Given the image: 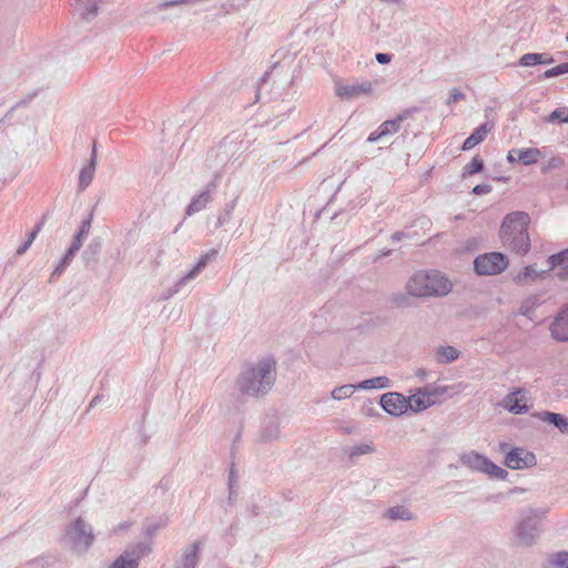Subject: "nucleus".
<instances>
[{
	"mask_svg": "<svg viewBox=\"0 0 568 568\" xmlns=\"http://www.w3.org/2000/svg\"><path fill=\"white\" fill-rule=\"evenodd\" d=\"M276 379V362L272 357H263L247 364L236 379V387L243 394L258 397L267 394Z\"/></svg>",
	"mask_w": 568,
	"mask_h": 568,
	"instance_id": "nucleus-1",
	"label": "nucleus"
},
{
	"mask_svg": "<svg viewBox=\"0 0 568 568\" xmlns=\"http://www.w3.org/2000/svg\"><path fill=\"white\" fill-rule=\"evenodd\" d=\"M405 288L413 297H444L452 292L453 283L440 271L424 270L414 273Z\"/></svg>",
	"mask_w": 568,
	"mask_h": 568,
	"instance_id": "nucleus-2",
	"label": "nucleus"
},
{
	"mask_svg": "<svg viewBox=\"0 0 568 568\" xmlns=\"http://www.w3.org/2000/svg\"><path fill=\"white\" fill-rule=\"evenodd\" d=\"M530 217L525 212H513L505 216L500 226V240L509 251L525 255L530 250L528 224Z\"/></svg>",
	"mask_w": 568,
	"mask_h": 568,
	"instance_id": "nucleus-3",
	"label": "nucleus"
},
{
	"mask_svg": "<svg viewBox=\"0 0 568 568\" xmlns=\"http://www.w3.org/2000/svg\"><path fill=\"white\" fill-rule=\"evenodd\" d=\"M547 511L544 509H529L525 513L515 528V538L518 545L529 547L536 542L540 535V524Z\"/></svg>",
	"mask_w": 568,
	"mask_h": 568,
	"instance_id": "nucleus-4",
	"label": "nucleus"
},
{
	"mask_svg": "<svg viewBox=\"0 0 568 568\" xmlns=\"http://www.w3.org/2000/svg\"><path fill=\"white\" fill-rule=\"evenodd\" d=\"M459 462L463 466L473 471L486 474L491 478L506 479L508 471L493 463L486 456L471 450L460 456Z\"/></svg>",
	"mask_w": 568,
	"mask_h": 568,
	"instance_id": "nucleus-5",
	"label": "nucleus"
},
{
	"mask_svg": "<svg viewBox=\"0 0 568 568\" xmlns=\"http://www.w3.org/2000/svg\"><path fill=\"white\" fill-rule=\"evenodd\" d=\"M65 539L72 549L85 552L94 542L92 527L81 517L74 519L65 531Z\"/></svg>",
	"mask_w": 568,
	"mask_h": 568,
	"instance_id": "nucleus-6",
	"label": "nucleus"
},
{
	"mask_svg": "<svg viewBox=\"0 0 568 568\" xmlns=\"http://www.w3.org/2000/svg\"><path fill=\"white\" fill-rule=\"evenodd\" d=\"M151 551L152 546L148 541L130 545L106 568H139L141 559Z\"/></svg>",
	"mask_w": 568,
	"mask_h": 568,
	"instance_id": "nucleus-7",
	"label": "nucleus"
},
{
	"mask_svg": "<svg viewBox=\"0 0 568 568\" xmlns=\"http://www.w3.org/2000/svg\"><path fill=\"white\" fill-rule=\"evenodd\" d=\"M509 265L507 256L499 252L478 255L474 260V268L478 275L493 276L503 273Z\"/></svg>",
	"mask_w": 568,
	"mask_h": 568,
	"instance_id": "nucleus-8",
	"label": "nucleus"
},
{
	"mask_svg": "<svg viewBox=\"0 0 568 568\" xmlns=\"http://www.w3.org/2000/svg\"><path fill=\"white\" fill-rule=\"evenodd\" d=\"M530 393L527 388L516 387L501 400V406L514 415L526 414L530 409Z\"/></svg>",
	"mask_w": 568,
	"mask_h": 568,
	"instance_id": "nucleus-9",
	"label": "nucleus"
},
{
	"mask_svg": "<svg viewBox=\"0 0 568 568\" xmlns=\"http://www.w3.org/2000/svg\"><path fill=\"white\" fill-rule=\"evenodd\" d=\"M504 464L510 469H528L537 464L536 455L523 447H514L506 456Z\"/></svg>",
	"mask_w": 568,
	"mask_h": 568,
	"instance_id": "nucleus-10",
	"label": "nucleus"
},
{
	"mask_svg": "<svg viewBox=\"0 0 568 568\" xmlns=\"http://www.w3.org/2000/svg\"><path fill=\"white\" fill-rule=\"evenodd\" d=\"M379 405L394 417H399L409 410V399L397 392H388L381 396Z\"/></svg>",
	"mask_w": 568,
	"mask_h": 568,
	"instance_id": "nucleus-11",
	"label": "nucleus"
},
{
	"mask_svg": "<svg viewBox=\"0 0 568 568\" xmlns=\"http://www.w3.org/2000/svg\"><path fill=\"white\" fill-rule=\"evenodd\" d=\"M216 189L215 183H209L201 192L195 194L185 209V216H192L203 210L212 202Z\"/></svg>",
	"mask_w": 568,
	"mask_h": 568,
	"instance_id": "nucleus-12",
	"label": "nucleus"
},
{
	"mask_svg": "<svg viewBox=\"0 0 568 568\" xmlns=\"http://www.w3.org/2000/svg\"><path fill=\"white\" fill-rule=\"evenodd\" d=\"M550 336L559 342H568V304L560 308L549 324Z\"/></svg>",
	"mask_w": 568,
	"mask_h": 568,
	"instance_id": "nucleus-13",
	"label": "nucleus"
},
{
	"mask_svg": "<svg viewBox=\"0 0 568 568\" xmlns=\"http://www.w3.org/2000/svg\"><path fill=\"white\" fill-rule=\"evenodd\" d=\"M372 90V83L365 80L348 84H339L336 87V94L343 99H354L361 95L369 94Z\"/></svg>",
	"mask_w": 568,
	"mask_h": 568,
	"instance_id": "nucleus-14",
	"label": "nucleus"
},
{
	"mask_svg": "<svg viewBox=\"0 0 568 568\" xmlns=\"http://www.w3.org/2000/svg\"><path fill=\"white\" fill-rule=\"evenodd\" d=\"M97 169V144H93L90 161L85 164L79 173L78 190L83 192L93 181Z\"/></svg>",
	"mask_w": 568,
	"mask_h": 568,
	"instance_id": "nucleus-15",
	"label": "nucleus"
},
{
	"mask_svg": "<svg viewBox=\"0 0 568 568\" xmlns=\"http://www.w3.org/2000/svg\"><path fill=\"white\" fill-rule=\"evenodd\" d=\"M547 275L548 271H538L536 264H530L514 275L513 281L517 285H527L536 282L538 278H544Z\"/></svg>",
	"mask_w": 568,
	"mask_h": 568,
	"instance_id": "nucleus-16",
	"label": "nucleus"
},
{
	"mask_svg": "<svg viewBox=\"0 0 568 568\" xmlns=\"http://www.w3.org/2000/svg\"><path fill=\"white\" fill-rule=\"evenodd\" d=\"M217 252L215 250H212L210 252H206L205 254L201 255L199 261L195 263V265L185 273L182 277H180V286L185 285L186 283L193 281L196 278L202 271L207 266V264L215 258Z\"/></svg>",
	"mask_w": 568,
	"mask_h": 568,
	"instance_id": "nucleus-17",
	"label": "nucleus"
},
{
	"mask_svg": "<svg viewBox=\"0 0 568 568\" xmlns=\"http://www.w3.org/2000/svg\"><path fill=\"white\" fill-rule=\"evenodd\" d=\"M402 121H403V118L398 116L396 119L387 120V121L383 122L375 131H373L368 135L367 141L373 143V142L381 140L384 136H389V135L395 134L399 130Z\"/></svg>",
	"mask_w": 568,
	"mask_h": 568,
	"instance_id": "nucleus-18",
	"label": "nucleus"
},
{
	"mask_svg": "<svg viewBox=\"0 0 568 568\" xmlns=\"http://www.w3.org/2000/svg\"><path fill=\"white\" fill-rule=\"evenodd\" d=\"M532 417H535L536 419H538L540 422L554 425L562 434L568 433V418L561 414L542 410V412L534 413Z\"/></svg>",
	"mask_w": 568,
	"mask_h": 568,
	"instance_id": "nucleus-19",
	"label": "nucleus"
},
{
	"mask_svg": "<svg viewBox=\"0 0 568 568\" xmlns=\"http://www.w3.org/2000/svg\"><path fill=\"white\" fill-rule=\"evenodd\" d=\"M202 546L203 542L201 540H195L190 544L183 551L180 568H196Z\"/></svg>",
	"mask_w": 568,
	"mask_h": 568,
	"instance_id": "nucleus-20",
	"label": "nucleus"
},
{
	"mask_svg": "<svg viewBox=\"0 0 568 568\" xmlns=\"http://www.w3.org/2000/svg\"><path fill=\"white\" fill-rule=\"evenodd\" d=\"M409 409L414 413H420L435 405V400L429 399L423 387L416 389L414 394L408 396Z\"/></svg>",
	"mask_w": 568,
	"mask_h": 568,
	"instance_id": "nucleus-21",
	"label": "nucleus"
},
{
	"mask_svg": "<svg viewBox=\"0 0 568 568\" xmlns=\"http://www.w3.org/2000/svg\"><path fill=\"white\" fill-rule=\"evenodd\" d=\"M554 58L551 54L542 52V53H525L520 57L518 64L520 67H534L538 64H551L554 62Z\"/></svg>",
	"mask_w": 568,
	"mask_h": 568,
	"instance_id": "nucleus-22",
	"label": "nucleus"
},
{
	"mask_svg": "<svg viewBox=\"0 0 568 568\" xmlns=\"http://www.w3.org/2000/svg\"><path fill=\"white\" fill-rule=\"evenodd\" d=\"M178 7V0H169L158 3L153 8L154 21H166L173 20L175 14H171L168 11L174 10Z\"/></svg>",
	"mask_w": 568,
	"mask_h": 568,
	"instance_id": "nucleus-23",
	"label": "nucleus"
},
{
	"mask_svg": "<svg viewBox=\"0 0 568 568\" xmlns=\"http://www.w3.org/2000/svg\"><path fill=\"white\" fill-rule=\"evenodd\" d=\"M459 357V351L449 345L438 346L435 351V359L439 364H448Z\"/></svg>",
	"mask_w": 568,
	"mask_h": 568,
	"instance_id": "nucleus-24",
	"label": "nucleus"
},
{
	"mask_svg": "<svg viewBox=\"0 0 568 568\" xmlns=\"http://www.w3.org/2000/svg\"><path fill=\"white\" fill-rule=\"evenodd\" d=\"M392 382L387 376H376L357 384V389L369 390V389H384L389 388Z\"/></svg>",
	"mask_w": 568,
	"mask_h": 568,
	"instance_id": "nucleus-25",
	"label": "nucleus"
},
{
	"mask_svg": "<svg viewBox=\"0 0 568 568\" xmlns=\"http://www.w3.org/2000/svg\"><path fill=\"white\" fill-rule=\"evenodd\" d=\"M386 517L392 520L410 521L415 518L414 514L403 505L390 507L386 511Z\"/></svg>",
	"mask_w": 568,
	"mask_h": 568,
	"instance_id": "nucleus-26",
	"label": "nucleus"
},
{
	"mask_svg": "<svg viewBox=\"0 0 568 568\" xmlns=\"http://www.w3.org/2000/svg\"><path fill=\"white\" fill-rule=\"evenodd\" d=\"M542 158L538 148L519 149L518 159L524 165L536 164Z\"/></svg>",
	"mask_w": 568,
	"mask_h": 568,
	"instance_id": "nucleus-27",
	"label": "nucleus"
},
{
	"mask_svg": "<svg viewBox=\"0 0 568 568\" xmlns=\"http://www.w3.org/2000/svg\"><path fill=\"white\" fill-rule=\"evenodd\" d=\"M376 448L372 442L355 444L347 448L346 454L351 459L363 455L375 453Z\"/></svg>",
	"mask_w": 568,
	"mask_h": 568,
	"instance_id": "nucleus-28",
	"label": "nucleus"
},
{
	"mask_svg": "<svg viewBox=\"0 0 568 568\" xmlns=\"http://www.w3.org/2000/svg\"><path fill=\"white\" fill-rule=\"evenodd\" d=\"M540 304L541 300L539 295H530L523 301L519 313L524 316H530Z\"/></svg>",
	"mask_w": 568,
	"mask_h": 568,
	"instance_id": "nucleus-29",
	"label": "nucleus"
},
{
	"mask_svg": "<svg viewBox=\"0 0 568 568\" xmlns=\"http://www.w3.org/2000/svg\"><path fill=\"white\" fill-rule=\"evenodd\" d=\"M546 568H568V552L559 551L550 555L547 558Z\"/></svg>",
	"mask_w": 568,
	"mask_h": 568,
	"instance_id": "nucleus-30",
	"label": "nucleus"
},
{
	"mask_svg": "<svg viewBox=\"0 0 568 568\" xmlns=\"http://www.w3.org/2000/svg\"><path fill=\"white\" fill-rule=\"evenodd\" d=\"M357 389V385L346 384L338 387H335L331 392V397L335 400H343L349 398L354 392Z\"/></svg>",
	"mask_w": 568,
	"mask_h": 568,
	"instance_id": "nucleus-31",
	"label": "nucleus"
},
{
	"mask_svg": "<svg viewBox=\"0 0 568 568\" xmlns=\"http://www.w3.org/2000/svg\"><path fill=\"white\" fill-rule=\"evenodd\" d=\"M547 264L549 270H556L557 266L567 265L568 266V248L552 254L547 258Z\"/></svg>",
	"mask_w": 568,
	"mask_h": 568,
	"instance_id": "nucleus-32",
	"label": "nucleus"
},
{
	"mask_svg": "<svg viewBox=\"0 0 568 568\" xmlns=\"http://www.w3.org/2000/svg\"><path fill=\"white\" fill-rule=\"evenodd\" d=\"M77 3L82 6V0H77ZM79 9L81 10V17L87 20H90L98 14V3L95 1L91 2V0H88L87 7L83 9L80 7Z\"/></svg>",
	"mask_w": 568,
	"mask_h": 568,
	"instance_id": "nucleus-33",
	"label": "nucleus"
},
{
	"mask_svg": "<svg viewBox=\"0 0 568 568\" xmlns=\"http://www.w3.org/2000/svg\"><path fill=\"white\" fill-rule=\"evenodd\" d=\"M423 388L425 389L426 394L429 396V399L436 402L439 396L447 394L450 387L437 385V386H426Z\"/></svg>",
	"mask_w": 568,
	"mask_h": 568,
	"instance_id": "nucleus-34",
	"label": "nucleus"
},
{
	"mask_svg": "<svg viewBox=\"0 0 568 568\" xmlns=\"http://www.w3.org/2000/svg\"><path fill=\"white\" fill-rule=\"evenodd\" d=\"M494 123L491 122H485L481 125H479L475 131L471 133L477 141L480 143L486 139L487 134L493 130Z\"/></svg>",
	"mask_w": 568,
	"mask_h": 568,
	"instance_id": "nucleus-35",
	"label": "nucleus"
},
{
	"mask_svg": "<svg viewBox=\"0 0 568 568\" xmlns=\"http://www.w3.org/2000/svg\"><path fill=\"white\" fill-rule=\"evenodd\" d=\"M41 225H42L41 223L38 224L36 226V229L28 235V239L26 240V242L21 246H19L17 248V254L18 255H22V254H24L28 251V248L31 246V244L36 240V237H37V235H38V233H39V231L41 229Z\"/></svg>",
	"mask_w": 568,
	"mask_h": 568,
	"instance_id": "nucleus-36",
	"label": "nucleus"
},
{
	"mask_svg": "<svg viewBox=\"0 0 568 568\" xmlns=\"http://www.w3.org/2000/svg\"><path fill=\"white\" fill-rule=\"evenodd\" d=\"M484 169V162L479 156H474L466 165L465 172L469 175L476 174Z\"/></svg>",
	"mask_w": 568,
	"mask_h": 568,
	"instance_id": "nucleus-37",
	"label": "nucleus"
},
{
	"mask_svg": "<svg viewBox=\"0 0 568 568\" xmlns=\"http://www.w3.org/2000/svg\"><path fill=\"white\" fill-rule=\"evenodd\" d=\"M548 120L549 122L559 121L561 123H568V110L556 109L549 114Z\"/></svg>",
	"mask_w": 568,
	"mask_h": 568,
	"instance_id": "nucleus-38",
	"label": "nucleus"
},
{
	"mask_svg": "<svg viewBox=\"0 0 568 568\" xmlns=\"http://www.w3.org/2000/svg\"><path fill=\"white\" fill-rule=\"evenodd\" d=\"M465 99V94L457 88H453L450 91H449V95H448V99H447V104L450 105L453 103H456L460 100H464Z\"/></svg>",
	"mask_w": 568,
	"mask_h": 568,
	"instance_id": "nucleus-39",
	"label": "nucleus"
},
{
	"mask_svg": "<svg viewBox=\"0 0 568 568\" xmlns=\"http://www.w3.org/2000/svg\"><path fill=\"white\" fill-rule=\"evenodd\" d=\"M91 221H92L91 216L89 219L82 221V223L79 227V231H78V234H80V236L88 237L90 227H91Z\"/></svg>",
	"mask_w": 568,
	"mask_h": 568,
	"instance_id": "nucleus-40",
	"label": "nucleus"
},
{
	"mask_svg": "<svg viewBox=\"0 0 568 568\" xmlns=\"http://www.w3.org/2000/svg\"><path fill=\"white\" fill-rule=\"evenodd\" d=\"M480 142L477 141V139L474 136V135H469L463 143V146H462V150L463 151H468V150H471L473 148H475L477 144H479Z\"/></svg>",
	"mask_w": 568,
	"mask_h": 568,
	"instance_id": "nucleus-41",
	"label": "nucleus"
},
{
	"mask_svg": "<svg viewBox=\"0 0 568 568\" xmlns=\"http://www.w3.org/2000/svg\"><path fill=\"white\" fill-rule=\"evenodd\" d=\"M480 142L477 141V139L474 136V135H469L463 143V146H462V150L463 151H468V150H471L473 148H475L477 144H479Z\"/></svg>",
	"mask_w": 568,
	"mask_h": 568,
	"instance_id": "nucleus-42",
	"label": "nucleus"
},
{
	"mask_svg": "<svg viewBox=\"0 0 568 568\" xmlns=\"http://www.w3.org/2000/svg\"><path fill=\"white\" fill-rule=\"evenodd\" d=\"M548 272L550 270H547ZM555 271V276L558 277L559 280L561 281H566L568 280V266L567 265H561V266H557Z\"/></svg>",
	"mask_w": 568,
	"mask_h": 568,
	"instance_id": "nucleus-43",
	"label": "nucleus"
},
{
	"mask_svg": "<svg viewBox=\"0 0 568 568\" xmlns=\"http://www.w3.org/2000/svg\"><path fill=\"white\" fill-rule=\"evenodd\" d=\"M491 191V185L483 183L478 184L473 189V193L476 195L488 194Z\"/></svg>",
	"mask_w": 568,
	"mask_h": 568,
	"instance_id": "nucleus-44",
	"label": "nucleus"
},
{
	"mask_svg": "<svg viewBox=\"0 0 568 568\" xmlns=\"http://www.w3.org/2000/svg\"><path fill=\"white\" fill-rule=\"evenodd\" d=\"M85 239L87 237L80 236V234L77 233L74 235L73 240H72V243H71L70 247L78 252L82 247L83 242L85 241Z\"/></svg>",
	"mask_w": 568,
	"mask_h": 568,
	"instance_id": "nucleus-45",
	"label": "nucleus"
},
{
	"mask_svg": "<svg viewBox=\"0 0 568 568\" xmlns=\"http://www.w3.org/2000/svg\"><path fill=\"white\" fill-rule=\"evenodd\" d=\"M518 154H519V149L509 150L508 154H507V161L511 164L520 162V160L518 159Z\"/></svg>",
	"mask_w": 568,
	"mask_h": 568,
	"instance_id": "nucleus-46",
	"label": "nucleus"
},
{
	"mask_svg": "<svg viewBox=\"0 0 568 568\" xmlns=\"http://www.w3.org/2000/svg\"><path fill=\"white\" fill-rule=\"evenodd\" d=\"M559 75H561V74H560V70H559L558 65H556V67H554L551 69L546 70L545 73H544V78L545 79H549V78H554V77H559Z\"/></svg>",
	"mask_w": 568,
	"mask_h": 568,
	"instance_id": "nucleus-47",
	"label": "nucleus"
},
{
	"mask_svg": "<svg viewBox=\"0 0 568 568\" xmlns=\"http://www.w3.org/2000/svg\"><path fill=\"white\" fill-rule=\"evenodd\" d=\"M68 265L69 264H64V262L61 260L57 267L53 270L51 277L60 276Z\"/></svg>",
	"mask_w": 568,
	"mask_h": 568,
	"instance_id": "nucleus-48",
	"label": "nucleus"
},
{
	"mask_svg": "<svg viewBox=\"0 0 568 568\" xmlns=\"http://www.w3.org/2000/svg\"><path fill=\"white\" fill-rule=\"evenodd\" d=\"M75 254L77 251L69 247V250L65 252L61 260L64 262V264H70L73 261Z\"/></svg>",
	"mask_w": 568,
	"mask_h": 568,
	"instance_id": "nucleus-49",
	"label": "nucleus"
},
{
	"mask_svg": "<svg viewBox=\"0 0 568 568\" xmlns=\"http://www.w3.org/2000/svg\"><path fill=\"white\" fill-rule=\"evenodd\" d=\"M564 165V160L559 156H554L548 162V168H560Z\"/></svg>",
	"mask_w": 568,
	"mask_h": 568,
	"instance_id": "nucleus-50",
	"label": "nucleus"
},
{
	"mask_svg": "<svg viewBox=\"0 0 568 568\" xmlns=\"http://www.w3.org/2000/svg\"><path fill=\"white\" fill-rule=\"evenodd\" d=\"M375 59L378 63L386 64L390 62L392 57L387 53H377Z\"/></svg>",
	"mask_w": 568,
	"mask_h": 568,
	"instance_id": "nucleus-51",
	"label": "nucleus"
},
{
	"mask_svg": "<svg viewBox=\"0 0 568 568\" xmlns=\"http://www.w3.org/2000/svg\"><path fill=\"white\" fill-rule=\"evenodd\" d=\"M156 530V527L155 526H146L144 528V534L146 536H152L154 534V531Z\"/></svg>",
	"mask_w": 568,
	"mask_h": 568,
	"instance_id": "nucleus-52",
	"label": "nucleus"
},
{
	"mask_svg": "<svg viewBox=\"0 0 568 568\" xmlns=\"http://www.w3.org/2000/svg\"><path fill=\"white\" fill-rule=\"evenodd\" d=\"M558 67H559V70H560V74L568 73V62L561 63Z\"/></svg>",
	"mask_w": 568,
	"mask_h": 568,
	"instance_id": "nucleus-53",
	"label": "nucleus"
},
{
	"mask_svg": "<svg viewBox=\"0 0 568 568\" xmlns=\"http://www.w3.org/2000/svg\"><path fill=\"white\" fill-rule=\"evenodd\" d=\"M416 376L424 379L426 376H427V372L424 369V368H419L417 372H416Z\"/></svg>",
	"mask_w": 568,
	"mask_h": 568,
	"instance_id": "nucleus-54",
	"label": "nucleus"
},
{
	"mask_svg": "<svg viewBox=\"0 0 568 568\" xmlns=\"http://www.w3.org/2000/svg\"><path fill=\"white\" fill-rule=\"evenodd\" d=\"M393 240L394 241H400L403 237H404V233L402 232H396L392 235Z\"/></svg>",
	"mask_w": 568,
	"mask_h": 568,
	"instance_id": "nucleus-55",
	"label": "nucleus"
},
{
	"mask_svg": "<svg viewBox=\"0 0 568 568\" xmlns=\"http://www.w3.org/2000/svg\"><path fill=\"white\" fill-rule=\"evenodd\" d=\"M130 527V523L125 521V523H122L120 524L116 528H115V531L118 530H122V529H126Z\"/></svg>",
	"mask_w": 568,
	"mask_h": 568,
	"instance_id": "nucleus-56",
	"label": "nucleus"
},
{
	"mask_svg": "<svg viewBox=\"0 0 568 568\" xmlns=\"http://www.w3.org/2000/svg\"><path fill=\"white\" fill-rule=\"evenodd\" d=\"M233 476H234L233 469H231V471H230V484L231 485L233 484V480H234Z\"/></svg>",
	"mask_w": 568,
	"mask_h": 568,
	"instance_id": "nucleus-57",
	"label": "nucleus"
},
{
	"mask_svg": "<svg viewBox=\"0 0 568 568\" xmlns=\"http://www.w3.org/2000/svg\"><path fill=\"white\" fill-rule=\"evenodd\" d=\"M97 399H98V397L93 398L90 406H93V404L95 403Z\"/></svg>",
	"mask_w": 568,
	"mask_h": 568,
	"instance_id": "nucleus-58",
	"label": "nucleus"
},
{
	"mask_svg": "<svg viewBox=\"0 0 568 568\" xmlns=\"http://www.w3.org/2000/svg\"><path fill=\"white\" fill-rule=\"evenodd\" d=\"M265 438H266V439H268V440H272V438H273V437H271V436H265Z\"/></svg>",
	"mask_w": 568,
	"mask_h": 568,
	"instance_id": "nucleus-59",
	"label": "nucleus"
}]
</instances>
